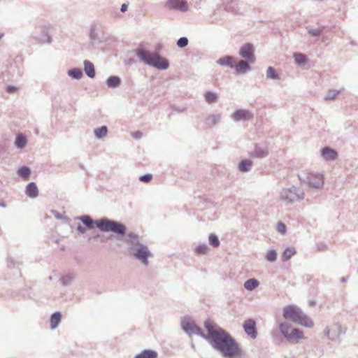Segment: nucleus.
<instances>
[{"instance_id":"34","label":"nucleus","mask_w":358,"mask_h":358,"mask_svg":"<svg viewBox=\"0 0 358 358\" xmlns=\"http://www.w3.org/2000/svg\"><path fill=\"white\" fill-rule=\"evenodd\" d=\"M209 243L213 247H217L220 244V241L215 234H210L209 236Z\"/></svg>"},{"instance_id":"6","label":"nucleus","mask_w":358,"mask_h":358,"mask_svg":"<svg viewBox=\"0 0 358 358\" xmlns=\"http://www.w3.org/2000/svg\"><path fill=\"white\" fill-rule=\"evenodd\" d=\"M345 331L338 323H333L327 327L325 331L326 335L331 340L337 339L340 336L344 333Z\"/></svg>"},{"instance_id":"27","label":"nucleus","mask_w":358,"mask_h":358,"mask_svg":"<svg viewBox=\"0 0 358 358\" xmlns=\"http://www.w3.org/2000/svg\"><path fill=\"white\" fill-rule=\"evenodd\" d=\"M120 79L116 76H111L107 80V84L109 87H115L120 85Z\"/></svg>"},{"instance_id":"4","label":"nucleus","mask_w":358,"mask_h":358,"mask_svg":"<svg viewBox=\"0 0 358 358\" xmlns=\"http://www.w3.org/2000/svg\"><path fill=\"white\" fill-rule=\"evenodd\" d=\"M279 328L283 336L290 342L297 343L306 338L301 330L294 328L286 322L281 323Z\"/></svg>"},{"instance_id":"31","label":"nucleus","mask_w":358,"mask_h":358,"mask_svg":"<svg viewBox=\"0 0 358 358\" xmlns=\"http://www.w3.org/2000/svg\"><path fill=\"white\" fill-rule=\"evenodd\" d=\"M206 100L208 103H212L217 101V97L215 93L207 92L205 95Z\"/></svg>"},{"instance_id":"25","label":"nucleus","mask_w":358,"mask_h":358,"mask_svg":"<svg viewBox=\"0 0 358 358\" xmlns=\"http://www.w3.org/2000/svg\"><path fill=\"white\" fill-rule=\"evenodd\" d=\"M108 132L107 127L106 126H102L99 128H97L94 131V134L96 136L99 138L106 136Z\"/></svg>"},{"instance_id":"2","label":"nucleus","mask_w":358,"mask_h":358,"mask_svg":"<svg viewBox=\"0 0 358 358\" xmlns=\"http://www.w3.org/2000/svg\"><path fill=\"white\" fill-rule=\"evenodd\" d=\"M283 317L286 320L303 326L307 328H312L314 323L310 318L306 316L300 308L296 306H287L283 309Z\"/></svg>"},{"instance_id":"22","label":"nucleus","mask_w":358,"mask_h":358,"mask_svg":"<svg viewBox=\"0 0 358 358\" xmlns=\"http://www.w3.org/2000/svg\"><path fill=\"white\" fill-rule=\"evenodd\" d=\"M296 250L293 248H289L285 250L282 255V261L285 262L289 260L294 255H295Z\"/></svg>"},{"instance_id":"12","label":"nucleus","mask_w":358,"mask_h":358,"mask_svg":"<svg viewBox=\"0 0 358 358\" xmlns=\"http://www.w3.org/2000/svg\"><path fill=\"white\" fill-rule=\"evenodd\" d=\"M282 199L287 203L297 201L300 199L299 196L296 192V189H285L282 192L281 195Z\"/></svg>"},{"instance_id":"24","label":"nucleus","mask_w":358,"mask_h":358,"mask_svg":"<svg viewBox=\"0 0 358 358\" xmlns=\"http://www.w3.org/2000/svg\"><path fill=\"white\" fill-rule=\"evenodd\" d=\"M80 220L88 229H92L94 227V224H95V222H94L91 217L87 215L81 217Z\"/></svg>"},{"instance_id":"26","label":"nucleus","mask_w":358,"mask_h":358,"mask_svg":"<svg viewBox=\"0 0 358 358\" xmlns=\"http://www.w3.org/2000/svg\"><path fill=\"white\" fill-rule=\"evenodd\" d=\"M27 139L22 134H20L17 136L15 140V145L17 148H23L26 145Z\"/></svg>"},{"instance_id":"42","label":"nucleus","mask_w":358,"mask_h":358,"mask_svg":"<svg viewBox=\"0 0 358 358\" xmlns=\"http://www.w3.org/2000/svg\"><path fill=\"white\" fill-rule=\"evenodd\" d=\"M267 150H263L261 153L257 154V156L260 157H265L267 155Z\"/></svg>"},{"instance_id":"14","label":"nucleus","mask_w":358,"mask_h":358,"mask_svg":"<svg viewBox=\"0 0 358 358\" xmlns=\"http://www.w3.org/2000/svg\"><path fill=\"white\" fill-rule=\"evenodd\" d=\"M252 117L249 111L238 110L233 114V118L236 121L248 120Z\"/></svg>"},{"instance_id":"7","label":"nucleus","mask_w":358,"mask_h":358,"mask_svg":"<svg viewBox=\"0 0 358 358\" xmlns=\"http://www.w3.org/2000/svg\"><path fill=\"white\" fill-rule=\"evenodd\" d=\"M243 329L245 334L252 339L257 338V324L254 320L248 319L245 320L243 324Z\"/></svg>"},{"instance_id":"40","label":"nucleus","mask_w":358,"mask_h":358,"mask_svg":"<svg viewBox=\"0 0 358 358\" xmlns=\"http://www.w3.org/2000/svg\"><path fill=\"white\" fill-rule=\"evenodd\" d=\"M338 94V92H335L334 90L333 91H330L329 92V94L328 96L326 97V99H334L336 96V94Z\"/></svg>"},{"instance_id":"8","label":"nucleus","mask_w":358,"mask_h":358,"mask_svg":"<svg viewBox=\"0 0 358 358\" xmlns=\"http://www.w3.org/2000/svg\"><path fill=\"white\" fill-rule=\"evenodd\" d=\"M239 54L243 58L248 59L251 63L255 61L253 46L250 43H246L243 45L240 49Z\"/></svg>"},{"instance_id":"11","label":"nucleus","mask_w":358,"mask_h":358,"mask_svg":"<svg viewBox=\"0 0 358 358\" xmlns=\"http://www.w3.org/2000/svg\"><path fill=\"white\" fill-rule=\"evenodd\" d=\"M182 329L188 334H199L201 329L193 321L189 319L185 318L181 322Z\"/></svg>"},{"instance_id":"10","label":"nucleus","mask_w":358,"mask_h":358,"mask_svg":"<svg viewBox=\"0 0 358 358\" xmlns=\"http://www.w3.org/2000/svg\"><path fill=\"white\" fill-rule=\"evenodd\" d=\"M307 183L315 188H320L324 185L323 176L321 174L309 173Z\"/></svg>"},{"instance_id":"19","label":"nucleus","mask_w":358,"mask_h":358,"mask_svg":"<svg viewBox=\"0 0 358 358\" xmlns=\"http://www.w3.org/2000/svg\"><path fill=\"white\" fill-rule=\"evenodd\" d=\"M38 188L35 183H29L26 188V193L30 197H36L38 195Z\"/></svg>"},{"instance_id":"13","label":"nucleus","mask_w":358,"mask_h":358,"mask_svg":"<svg viewBox=\"0 0 358 358\" xmlns=\"http://www.w3.org/2000/svg\"><path fill=\"white\" fill-rule=\"evenodd\" d=\"M150 255L148 248L145 246L141 245L137 250L136 252L134 253V256L141 259L145 265H148V257Z\"/></svg>"},{"instance_id":"16","label":"nucleus","mask_w":358,"mask_h":358,"mask_svg":"<svg viewBox=\"0 0 358 358\" xmlns=\"http://www.w3.org/2000/svg\"><path fill=\"white\" fill-rule=\"evenodd\" d=\"M217 63L222 66H228L231 68H233V67H234L235 61H234V57H230V56H226L222 58H220L217 61Z\"/></svg>"},{"instance_id":"20","label":"nucleus","mask_w":358,"mask_h":358,"mask_svg":"<svg viewBox=\"0 0 358 358\" xmlns=\"http://www.w3.org/2000/svg\"><path fill=\"white\" fill-rule=\"evenodd\" d=\"M62 315L59 312L53 313L50 317V327L55 329L61 321Z\"/></svg>"},{"instance_id":"23","label":"nucleus","mask_w":358,"mask_h":358,"mask_svg":"<svg viewBox=\"0 0 358 358\" xmlns=\"http://www.w3.org/2000/svg\"><path fill=\"white\" fill-rule=\"evenodd\" d=\"M258 285H259V282L256 279H254V278L248 280L244 284L245 288L248 290H252V289L257 288Z\"/></svg>"},{"instance_id":"46","label":"nucleus","mask_w":358,"mask_h":358,"mask_svg":"<svg viewBox=\"0 0 358 358\" xmlns=\"http://www.w3.org/2000/svg\"><path fill=\"white\" fill-rule=\"evenodd\" d=\"M320 31L319 30H315L314 31H310V33L312 34L314 36L318 35L320 34Z\"/></svg>"},{"instance_id":"5","label":"nucleus","mask_w":358,"mask_h":358,"mask_svg":"<svg viewBox=\"0 0 358 358\" xmlns=\"http://www.w3.org/2000/svg\"><path fill=\"white\" fill-rule=\"evenodd\" d=\"M95 224L103 231H113L123 234L126 230V227L123 224L113 220L102 219L96 221Z\"/></svg>"},{"instance_id":"33","label":"nucleus","mask_w":358,"mask_h":358,"mask_svg":"<svg viewBox=\"0 0 358 358\" xmlns=\"http://www.w3.org/2000/svg\"><path fill=\"white\" fill-rule=\"evenodd\" d=\"M266 258L269 262H274L277 258V253L274 250L268 251Z\"/></svg>"},{"instance_id":"36","label":"nucleus","mask_w":358,"mask_h":358,"mask_svg":"<svg viewBox=\"0 0 358 358\" xmlns=\"http://www.w3.org/2000/svg\"><path fill=\"white\" fill-rule=\"evenodd\" d=\"M188 43V40L187 38L185 37H182L180 38L178 42H177V45L180 47V48H184L185 47Z\"/></svg>"},{"instance_id":"41","label":"nucleus","mask_w":358,"mask_h":358,"mask_svg":"<svg viewBox=\"0 0 358 358\" xmlns=\"http://www.w3.org/2000/svg\"><path fill=\"white\" fill-rule=\"evenodd\" d=\"M17 90V88L14 86H8L6 89V91L8 93H13V92H15Z\"/></svg>"},{"instance_id":"38","label":"nucleus","mask_w":358,"mask_h":358,"mask_svg":"<svg viewBox=\"0 0 358 358\" xmlns=\"http://www.w3.org/2000/svg\"><path fill=\"white\" fill-rule=\"evenodd\" d=\"M152 178L151 174H146L140 177V180L143 182H149Z\"/></svg>"},{"instance_id":"30","label":"nucleus","mask_w":358,"mask_h":358,"mask_svg":"<svg viewBox=\"0 0 358 358\" xmlns=\"http://www.w3.org/2000/svg\"><path fill=\"white\" fill-rule=\"evenodd\" d=\"M30 173V169L25 166L20 168L17 171L18 175L24 179H28Z\"/></svg>"},{"instance_id":"45","label":"nucleus","mask_w":358,"mask_h":358,"mask_svg":"<svg viewBox=\"0 0 358 358\" xmlns=\"http://www.w3.org/2000/svg\"><path fill=\"white\" fill-rule=\"evenodd\" d=\"M127 6L125 3H124L121 6V11L124 12L127 10Z\"/></svg>"},{"instance_id":"29","label":"nucleus","mask_w":358,"mask_h":358,"mask_svg":"<svg viewBox=\"0 0 358 358\" xmlns=\"http://www.w3.org/2000/svg\"><path fill=\"white\" fill-rule=\"evenodd\" d=\"M294 58L296 63H297L299 65L304 64L306 62V56L301 53L294 54Z\"/></svg>"},{"instance_id":"39","label":"nucleus","mask_w":358,"mask_h":358,"mask_svg":"<svg viewBox=\"0 0 358 358\" xmlns=\"http://www.w3.org/2000/svg\"><path fill=\"white\" fill-rule=\"evenodd\" d=\"M277 229L280 234H283L286 232V226L283 223L279 222L277 226Z\"/></svg>"},{"instance_id":"18","label":"nucleus","mask_w":358,"mask_h":358,"mask_svg":"<svg viewBox=\"0 0 358 358\" xmlns=\"http://www.w3.org/2000/svg\"><path fill=\"white\" fill-rule=\"evenodd\" d=\"M135 358H157V353L154 350H145L137 355Z\"/></svg>"},{"instance_id":"17","label":"nucleus","mask_w":358,"mask_h":358,"mask_svg":"<svg viewBox=\"0 0 358 358\" xmlns=\"http://www.w3.org/2000/svg\"><path fill=\"white\" fill-rule=\"evenodd\" d=\"M236 71L238 73H245L250 69L248 63L244 60H241L237 65L234 66Z\"/></svg>"},{"instance_id":"43","label":"nucleus","mask_w":358,"mask_h":358,"mask_svg":"<svg viewBox=\"0 0 358 358\" xmlns=\"http://www.w3.org/2000/svg\"><path fill=\"white\" fill-rule=\"evenodd\" d=\"M78 230L80 232L83 233H83H85V231H86L85 228V227H82V226H78Z\"/></svg>"},{"instance_id":"21","label":"nucleus","mask_w":358,"mask_h":358,"mask_svg":"<svg viewBox=\"0 0 358 358\" xmlns=\"http://www.w3.org/2000/svg\"><path fill=\"white\" fill-rule=\"evenodd\" d=\"M84 64L86 74L90 78H94L95 76V71L93 64L89 61H85Z\"/></svg>"},{"instance_id":"9","label":"nucleus","mask_w":358,"mask_h":358,"mask_svg":"<svg viewBox=\"0 0 358 358\" xmlns=\"http://www.w3.org/2000/svg\"><path fill=\"white\" fill-rule=\"evenodd\" d=\"M166 6L169 9H176L180 11H186L188 9V5L185 0H169Z\"/></svg>"},{"instance_id":"3","label":"nucleus","mask_w":358,"mask_h":358,"mask_svg":"<svg viewBox=\"0 0 358 358\" xmlns=\"http://www.w3.org/2000/svg\"><path fill=\"white\" fill-rule=\"evenodd\" d=\"M137 56L145 64L164 70L169 67V62L157 53H150L142 49L137 50Z\"/></svg>"},{"instance_id":"28","label":"nucleus","mask_w":358,"mask_h":358,"mask_svg":"<svg viewBox=\"0 0 358 358\" xmlns=\"http://www.w3.org/2000/svg\"><path fill=\"white\" fill-rule=\"evenodd\" d=\"M252 166V162L250 160L242 161L238 166L239 170L241 171H247Z\"/></svg>"},{"instance_id":"15","label":"nucleus","mask_w":358,"mask_h":358,"mask_svg":"<svg viewBox=\"0 0 358 358\" xmlns=\"http://www.w3.org/2000/svg\"><path fill=\"white\" fill-rule=\"evenodd\" d=\"M322 155L327 160H334L337 157V152L329 148H324L322 150Z\"/></svg>"},{"instance_id":"37","label":"nucleus","mask_w":358,"mask_h":358,"mask_svg":"<svg viewBox=\"0 0 358 358\" xmlns=\"http://www.w3.org/2000/svg\"><path fill=\"white\" fill-rule=\"evenodd\" d=\"M208 250V248L206 245H199L196 248V251L197 254H205Z\"/></svg>"},{"instance_id":"35","label":"nucleus","mask_w":358,"mask_h":358,"mask_svg":"<svg viewBox=\"0 0 358 358\" xmlns=\"http://www.w3.org/2000/svg\"><path fill=\"white\" fill-rule=\"evenodd\" d=\"M69 75L75 78L79 79L82 77V72L79 69H73L69 71Z\"/></svg>"},{"instance_id":"1","label":"nucleus","mask_w":358,"mask_h":358,"mask_svg":"<svg viewBox=\"0 0 358 358\" xmlns=\"http://www.w3.org/2000/svg\"><path fill=\"white\" fill-rule=\"evenodd\" d=\"M204 327L208 331L204 337L224 357L232 358L241 355V351L238 344L224 330L210 320L205 322Z\"/></svg>"},{"instance_id":"32","label":"nucleus","mask_w":358,"mask_h":358,"mask_svg":"<svg viewBox=\"0 0 358 358\" xmlns=\"http://www.w3.org/2000/svg\"><path fill=\"white\" fill-rule=\"evenodd\" d=\"M266 76L272 79L278 78V73L275 72V69L271 66L268 67L266 71Z\"/></svg>"},{"instance_id":"47","label":"nucleus","mask_w":358,"mask_h":358,"mask_svg":"<svg viewBox=\"0 0 358 358\" xmlns=\"http://www.w3.org/2000/svg\"><path fill=\"white\" fill-rule=\"evenodd\" d=\"M2 37V35L0 36V38Z\"/></svg>"},{"instance_id":"44","label":"nucleus","mask_w":358,"mask_h":358,"mask_svg":"<svg viewBox=\"0 0 358 358\" xmlns=\"http://www.w3.org/2000/svg\"><path fill=\"white\" fill-rule=\"evenodd\" d=\"M133 136L135 138H141V132H136L133 134Z\"/></svg>"}]
</instances>
